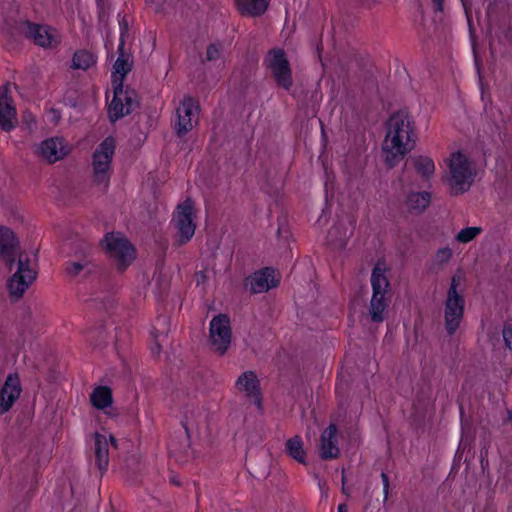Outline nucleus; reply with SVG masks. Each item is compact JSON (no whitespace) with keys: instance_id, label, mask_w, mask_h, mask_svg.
Instances as JSON below:
<instances>
[{"instance_id":"nucleus-1","label":"nucleus","mask_w":512,"mask_h":512,"mask_svg":"<svg viewBox=\"0 0 512 512\" xmlns=\"http://www.w3.org/2000/svg\"><path fill=\"white\" fill-rule=\"evenodd\" d=\"M409 114L400 110L387 121V133L383 144L385 162L389 168L397 165L415 146L416 135Z\"/></svg>"},{"instance_id":"nucleus-2","label":"nucleus","mask_w":512,"mask_h":512,"mask_svg":"<svg viewBox=\"0 0 512 512\" xmlns=\"http://www.w3.org/2000/svg\"><path fill=\"white\" fill-rule=\"evenodd\" d=\"M372 298L368 309V316L373 323H381L385 320V312L388 302L385 294L390 283L385 276V270L376 264L371 274Z\"/></svg>"},{"instance_id":"nucleus-3","label":"nucleus","mask_w":512,"mask_h":512,"mask_svg":"<svg viewBox=\"0 0 512 512\" xmlns=\"http://www.w3.org/2000/svg\"><path fill=\"white\" fill-rule=\"evenodd\" d=\"M459 285L460 277L452 276L444 307L445 329L449 336L456 332L464 316L465 299L458 293Z\"/></svg>"},{"instance_id":"nucleus-4","label":"nucleus","mask_w":512,"mask_h":512,"mask_svg":"<svg viewBox=\"0 0 512 512\" xmlns=\"http://www.w3.org/2000/svg\"><path fill=\"white\" fill-rule=\"evenodd\" d=\"M264 65L270 70L276 84L290 91L293 86L292 70L284 50L281 48L269 50L264 58Z\"/></svg>"},{"instance_id":"nucleus-5","label":"nucleus","mask_w":512,"mask_h":512,"mask_svg":"<svg viewBox=\"0 0 512 512\" xmlns=\"http://www.w3.org/2000/svg\"><path fill=\"white\" fill-rule=\"evenodd\" d=\"M105 250L118 270L124 271L135 259V249L127 238L108 233L103 240Z\"/></svg>"},{"instance_id":"nucleus-6","label":"nucleus","mask_w":512,"mask_h":512,"mask_svg":"<svg viewBox=\"0 0 512 512\" xmlns=\"http://www.w3.org/2000/svg\"><path fill=\"white\" fill-rule=\"evenodd\" d=\"M114 96L108 107V118L111 123L132 113L138 106L137 95L134 90L125 89L117 79L113 81Z\"/></svg>"},{"instance_id":"nucleus-7","label":"nucleus","mask_w":512,"mask_h":512,"mask_svg":"<svg viewBox=\"0 0 512 512\" xmlns=\"http://www.w3.org/2000/svg\"><path fill=\"white\" fill-rule=\"evenodd\" d=\"M449 167L451 193L458 195L468 191L474 178L468 158L463 153L456 152L452 155Z\"/></svg>"},{"instance_id":"nucleus-8","label":"nucleus","mask_w":512,"mask_h":512,"mask_svg":"<svg viewBox=\"0 0 512 512\" xmlns=\"http://www.w3.org/2000/svg\"><path fill=\"white\" fill-rule=\"evenodd\" d=\"M115 153V139L106 137L93 153L94 179L97 184L108 185L109 169Z\"/></svg>"},{"instance_id":"nucleus-9","label":"nucleus","mask_w":512,"mask_h":512,"mask_svg":"<svg viewBox=\"0 0 512 512\" xmlns=\"http://www.w3.org/2000/svg\"><path fill=\"white\" fill-rule=\"evenodd\" d=\"M36 271L30 268V259L20 253L17 261V271L8 280V290L12 297L19 299L29 285L36 279Z\"/></svg>"},{"instance_id":"nucleus-10","label":"nucleus","mask_w":512,"mask_h":512,"mask_svg":"<svg viewBox=\"0 0 512 512\" xmlns=\"http://www.w3.org/2000/svg\"><path fill=\"white\" fill-rule=\"evenodd\" d=\"M209 334L212 345L223 355L231 343L230 319L226 314H218L212 318L209 326Z\"/></svg>"},{"instance_id":"nucleus-11","label":"nucleus","mask_w":512,"mask_h":512,"mask_svg":"<svg viewBox=\"0 0 512 512\" xmlns=\"http://www.w3.org/2000/svg\"><path fill=\"white\" fill-rule=\"evenodd\" d=\"M173 222L178 231L179 244H186L193 237L196 229L193 219V202L190 199L178 205Z\"/></svg>"},{"instance_id":"nucleus-12","label":"nucleus","mask_w":512,"mask_h":512,"mask_svg":"<svg viewBox=\"0 0 512 512\" xmlns=\"http://www.w3.org/2000/svg\"><path fill=\"white\" fill-rule=\"evenodd\" d=\"M199 103L191 96H185L177 108L175 131L179 137L186 135L193 128V117L199 110Z\"/></svg>"},{"instance_id":"nucleus-13","label":"nucleus","mask_w":512,"mask_h":512,"mask_svg":"<svg viewBox=\"0 0 512 512\" xmlns=\"http://www.w3.org/2000/svg\"><path fill=\"white\" fill-rule=\"evenodd\" d=\"M278 281L274 277V269L265 267L255 271L244 281V287L252 294L263 293L271 288H275Z\"/></svg>"},{"instance_id":"nucleus-14","label":"nucleus","mask_w":512,"mask_h":512,"mask_svg":"<svg viewBox=\"0 0 512 512\" xmlns=\"http://www.w3.org/2000/svg\"><path fill=\"white\" fill-rule=\"evenodd\" d=\"M16 29L23 34L27 39H30L34 44L47 47L51 45L52 35L49 27L39 25L30 21H15Z\"/></svg>"},{"instance_id":"nucleus-15","label":"nucleus","mask_w":512,"mask_h":512,"mask_svg":"<svg viewBox=\"0 0 512 512\" xmlns=\"http://www.w3.org/2000/svg\"><path fill=\"white\" fill-rule=\"evenodd\" d=\"M19 245V240L14 232L7 227L0 226V258L6 263L10 270L15 263V256Z\"/></svg>"},{"instance_id":"nucleus-16","label":"nucleus","mask_w":512,"mask_h":512,"mask_svg":"<svg viewBox=\"0 0 512 512\" xmlns=\"http://www.w3.org/2000/svg\"><path fill=\"white\" fill-rule=\"evenodd\" d=\"M22 391L17 374H9L0 389V414L10 410Z\"/></svg>"},{"instance_id":"nucleus-17","label":"nucleus","mask_w":512,"mask_h":512,"mask_svg":"<svg viewBox=\"0 0 512 512\" xmlns=\"http://www.w3.org/2000/svg\"><path fill=\"white\" fill-rule=\"evenodd\" d=\"M37 153L48 163H55L68 154V149L62 138L53 137L42 141Z\"/></svg>"},{"instance_id":"nucleus-18","label":"nucleus","mask_w":512,"mask_h":512,"mask_svg":"<svg viewBox=\"0 0 512 512\" xmlns=\"http://www.w3.org/2000/svg\"><path fill=\"white\" fill-rule=\"evenodd\" d=\"M8 92V87L0 88V128L6 132L11 131L17 122L16 109Z\"/></svg>"},{"instance_id":"nucleus-19","label":"nucleus","mask_w":512,"mask_h":512,"mask_svg":"<svg viewBox=\"0 0 512 512\" xmlns=\"http://www.w3.org/2000/svg\"><path fill=\"white\" fill-rule=\"evenodd\" d=\"M236 386L240 391H245L248 397L253 398L258 409H262L260 382L253 371L242 373L236 381Z\"/></svg>"},{"instance_id":"nucleus-20","label":"nucleus","mask_w":512,"mask_h":512,"mask_svg":"<svg viewBox=\"0 0 512 512\" xmlns=\"http://www.w3.org/2000/svg\"><path fill=\"white\" fill-rule=\"evenodd\" d=\"M337 426L330 424L320 437V457L323 460L335 459L340 455V449L337 446Z\"/></svg>"},{"instance_id":"nucleus-21","label":"nucleus","mask_w":512,"mask_h":512,"mask_svg":"<svg viewBox=\"0 0 512 512\" xmlns=\"http://www.w3.org/2000/svg\"><path fill=\"white\" fill-rule=\"evenodd\" d=\"M65 271L71 278L82 276L87 278L88 276L97 272V266L93 262L89 254L84 251L83 254L75 261H68L66 263Z\"/></svg>"},{"instance_id":"nucleus-22","label":"nucleus","mask_w":512,"mask_h":512,"mask_svg":"<svg viewBox=\"0 0 512 512\" xmlns=\"http://www.w3.org/2000/svg\"><path fill=\"white\" fill-rule=\"evenodd\" d=\"M119 56L113 65V80L117 79V83H121L123 85V81L125 76L132 70L133 60L132 56L129 53L124 51V43L121 41L117 50Z\"/></svg>"},{"instance_id":"nucleus-23","label":"nucleus","mask_w":512,"mask_h":512,"mask_svg":"<svg viewBox=\"0 0 512 512\" xmlns=\"http://www.w3.org/2000/svg\"><path fill=\"white\" fill-rule=\"evenodd\" d=\"M95 463L101 473L105 472L109 463V445L105 435L94 434Z\"/></svg>"},{"instance_id":"nucleus-24","label":"nucleus","mask_w":512,"mask_h":512,"mask_svg":"<svg viewBox=\"0 0 512 512\" xmlns=\"http://www.w3.org/2000/svg\"><path fill=\"white\" fill-rule=\"evenodd\" d=\"M238 10L242 15L260 16L268 8L267 0H236Z\"/></svg>"},{"instance_id":"nucleus-25","label":"nucleus","mask_w":512,"mask_h":512,"mask_svg":"<svg viewBox=\"0 0 512 512\" xmlns=\"http://www.w3.org/2000/svg\"><path fill=\"white\" fill-rule=\"evenodd\" d=\"M430 201L431 194L429 192H412L407 196L406 206L409 211L420 214L428 207Z\"/></svg>"},{"instance_id":"nucleus-26","label":"nucleus","mask_w":512,"mask_h":512,"mask_svg":"<svg viewBox=\"0 0 512 512\" xmlns=\"http://www.w3.org/2000/svg\"><path fill=\"white\" fill-rule=\"evenodd\" d=\"M90 401L95 408L100 410L109 407L113 401L111 389L108 386L96 387L90 395Z\"/></svg>"},{"instance_id":"nucleus-27","label":"nucleus","mask_w":512,"mask_h":512,"mask_svg":"<svg viewBox=\"0 0 512 512\" xmlns=\"http://www.w3.org/2000/svg\"><path fill=\"white\" fill-rule=\"evenodd\" d=\"M410 161L416 170V172L423 178V179H430L434 172H435V165L434 161L427 156H413L410 158Z\"/></svg>"},{"instance_id":"nucleus-28","label":"nucleus","mask_w":512,"mask_h":512,"mask_svg":"<svg viewBox=\"0 0 512 512\" xmlns=\"http://www.w3.org/2000/svg\"><path fill=\"white\" fill-rule=\"evenodd\" d=\"M97 57L90 51L78 50L72 58V68L87 70L96 64Z\"/></svg>"},{"instance_id":"nucleus-29","label":"nucleus","mask_w":512,"mask_h":512,"mask_svg":"<svg viewBox=\"0 0 512 512\" xmlns=\"http://www.w3.org/2000/svg\"><path fill=\"white\" fill-rule=\"evenodd\" d=\"M286 451L290 457L299 463H305V451L303 449V441L300 436H294L287 440Z\"/></svg>"},{"instance_id":"nucleus-30","label":"nucleus","mask_w":512,"mask_h":512,"mask_svg":"<svg viewBox=\"0 0 512 512\" xmlns=\"http://www.w3.org/2000/svg\"><path fill=\"white\" fill-rule=\"evenodd\" d=\"M482 229L480 227H466L462 229L457 235L456 240L460 243H468L475 239L480 233Z\"/></svg>"},{"instance_id":"nucleus-31","label":"nucleus","mask_w":512,"mask_h":512,"mask_svg":"<svg viewBox=\"0 0 512 512\" xmlns=\"http://www.w3.org/2000/svg\"><path fill=\"white\" fill-rule=\"evenodd\" d=\"M452 258V250L449 247L440 248L437 250L434 261L435 264L442 266L450 261Z\"/></svg>"},{"instance_id":"nucleus-32","label":"nucleus","mask_w":512,"mask_h":512,"mask_svg":"<svg viewBox=\"0 0 512 512\" xmlns=\"http://www.w3.org/2000/svg\"><path fill=\"white\" fill-rule=\"evenodd\" d=\"M222 53V45L220 43H212L207 47L205 61H216Z\"/></svg>"},{"instance_id":"nucleus-33","label":"nucleus","mask_w":512,"mask_h":512,"mask_svg":"<svg viewBox=\"0 0 512 512\" xmlns=\"http://www.w3.org/2000/svg\"><path fill=\"white\" fill-rule=\"evenodd\" d=\"M503 339L505 346L512 350V320H508L505 322L503 331H502Z\"/></svg>"},{"instance_id":"nucleus-34","label":"nucleus","mask_w":512,"mask_h":512,"mask_svg":"<svg viewBox=\"0 0 512 512\" xmlns=\"http://www.w3.org/2000/svg\"><path fill=\"white\" fill-rule=\"evenodd\" d=\"M4 3L7 4L10 9L9 14L4 17V21L8 26H12L14 15L18 13V6L11 0H6Z\"/></svg>"},{"instance_id":"nucleus-35","label":"nucleus","mask_w":512,"mask_h":512,"mask_svg":"<svg viewBox=\"0 0 512 512\" xmlns=\"http://www.w3.org/2000/svg\"><path fill=\"white\" fill-rule=\"evenodd\" d=\"M119 26H120V42L123 41V43L125 44V37L129 30V24L125 17H123L119 21Z\"/></svg>"},{"instance_id":"nucleus-36","label":"nucleus","mask_w":512,"mask_h":512,"mask_svg":"<svg viewBox=\"0 0 512 512\" xmlns=\"http://www.w3.org/2000/svg\"><path fill=\"white\" fill-rule=\"evenodd\" d=\"M381 479H382V482H383V493H384V503H385L387 501V499H388L389 487H390L389 477H388L387 473L382 472L381 473Z\"/></svg>"},{"instance_id":"nucleus-37","label":"nucleus","mask_w":512,"mask_h":512,"mask_svg":"<svg viewBox=\"0 0 512 512\" xmlns=\"http://www.w3.org/2000/svg\"><path fill=\"white\" fill-rule=\"evenodd\" d=\"M461 2L463 5V8L465 10L466 16L469 19V14L471 12V6H472L471 0H461Z\"/></svg>"},{"instance_id":"nucleus-38","label":"nucleus","mask_w":512,"mask_h":512,"mask_svg":"<svg viewBox=\"0 0 512 512\" xmlns=\"http://www.w3.org/2000/svg\"><path fill=\"white\" fill-rule=\"evenodd\" d=\"M435 11L442 12L444 6V0H432Z\"/></svg>"},{"instance_id":"nucleus-39","label":"nucleus","mask_w":512,"mask_h":512,"mask_svg":"<svg viewBox=\"0 0 512 512\" xmlns=\"http://www.w3.org/2000/svg\"><path fill=\"white\" fill-rule=\"evenodd\" d=\"M337 512H348V508L345 504H340Z\"/></svg>"},{"instance_id":"nucleus-40","label":"nucleus","mask_w":512,"mask_h":512,"mask_svg":"<svg viewBox=\"0 0 512 512\" xmlns=\"http://www.w3.org/2000/svg\"><path fill=\"white\" fill-rule=\"evenodd\" d=\"M170 481H171V483H173L176 486H180V484H181L179 479L176 476L171 477Z\"/></svg>"},{"instance_id":"nucleus-41","label":"nucleus","mask_w":512,"mask_h":512,"mask_svg":"<svg viewBox=\"0 0 512 512\" xmlns=\"http://www.w3.org/2000/svg\"><path fill=\"white\" fill-rule=\"evenodd\" d=\"M110 442L115 448H117V439L113 435H110Z\"/></svg>"},{"instance_id":"nucleus-42","label":"nucleus","mask_w":512,"mask_h":512,"mask_svg":"<svg viewBox=\"0 0 512 512\" xmlns=\"http://www.w3.org/2000/svg\"><path fill=\"white\" fill-rule=\"evenodd\" d=\"M342 493L346 496H350L349 489L345 485L342 486Z\"/></svg>"},{"instance_id":"nucleus-43","label":"nucleus","mask_w":512,"mask_h":512,"mask_svg":"<svg viewBox=\"0 0 512 512\" xmlns=\"http://www.w3.org/2000/svg\"><path fill=\"white\" fill-rule=\"evenodd\" d=\"M359 2L363 5H370L374 0H359Z\"/></svg>"},{"instance_id":"nucleus-44","label":"nucleus","mask_w":512,"mask_h":512,"mask_svg":"<svg viewBox=\"0 0 512 512\" xmlns=\"http://www.w3.org/2000/svg\"><path fill=\"white\" fill-rule=\"evenodd\" d=\"M344 472H345V470L343 469V470H342V479H341L342 486H344V485H345V483H346V477H345V475H344Z\"/></svg>"},{"instance_id":"nucleus-45","label":"nucleus","mask_w":512,"mask_h":512,"mask_svg":"<svg viewBox=\"0 0 512 512\" xmlns=\"http://www.w3.org/2000/svg\"><path fill=\"white\" fill-rule=\"evenodd\" d=\"M104 338H105V336H104V332H103L102 330H101V331H99V341H103V340H104Z\"/></svg>"},{"instance_id":"nucleus-46","label":"nucleus","mask_w":512,"mask_h":512,"mask_svg":"<svg viewBox=\"0 0 512 512\" xmlns=\"http://www.w3.org/2000/svg\"><path fill=\"white\" fill-rule=\"evenodd\" d=\"M485 450V455H487V449L484 447L481 451H480V454H481V458L483 459L484 457V451Z\"/></svg>"},{"instance_id":"nucleus-47","label":"nucleus","mask_w":512,"mask_h":512,"mask_svg":"<svg viewBox=\"0 0 512 512\" xmlns=\"http://www.w3.org/2000/svg\"><path fill=\"white\" fill-rule=\"evenodd\" d=\"M93 331H90L89 334H88V339L92 342L93 341V337H92V334Z\"/></svg>"},{"instance_id":"nucleus-48","label":"nucleus","mask_w":512,"mask_h":512,"mask_svg":"<svg viewBox=\"0 0 512 512\" xmlns=\"http://www.w3.org/2000/svg\"><path fill=\"white\" fill-rule=\"evenodd\" d=\"M158 321L166 322V321H167V318H166V317H162V318L158 319Z\"/></svg>"}]
</instances>
